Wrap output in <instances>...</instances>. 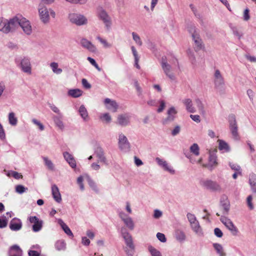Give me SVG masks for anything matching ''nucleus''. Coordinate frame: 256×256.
Segmentation results:
<instances>
[{
    "label": "nucleus",
    "instance_id": "nucleus-1",
    "mask_svg": "<svg viewBox=\"0 0 256 256\" xmlns=\"http://www.w3.org/2000/svg\"><path fill=\"white\" fill-rule=\"evenodd\" d=\"M20 16H14L9 20L5 19L0 22V31L4 34L14 32L20 27Z\"/></svg>",
    "mask_w": 256,
    "mask_h": 256
},
{
    "label": "nucleus",
    "instance_id": "nucleus-2",
    "mask_svg": "<svg viewBox=\"0 0 256 256\" xmlns=\"http://www.w3.org/2000/svg\"><path fill=\"white\" fill-rule=\"evenodd\" d=\"M38 9L40 18L44 24L49 22L50 15L54 18L56 16V13L54 10L52 8H48L42 3L39 4Z\"/></svg>",
    "mask_w": 256,
    "mask_h": 256
},
{
    "label": "nucleus",
    "instance_id": "nucleus-3",
    "mask_svg": "<svg viewBox=\"0 0 256 256\" xmlns=\"http://www.w3.org/2000/svg\"><path fill=\"white\" fill-rule=\"evenodd\" d=\"M188 30L191 34L194 42V49L196 51L200 50L202 47V40L200 38L199 30L194 24H190L188 26Z\"/></svg>",
    "mask_w": 256,
    "mask_h": 256
},
{
    "label": "nucleus",
    "instance_id": "nucleus-4",
    "mask_svg": "<svg viewBox=\"0 0 256 256\" xmlns=\"http://www.w3.org/2000/svg\"><path fill=\"white\" fill-rule=\"evenodd\" d=\"M200 186L212 192H220L221 186L215 181L210 180H204L200 182Z\"/></svg>",
    "mask_w": 256,
    "mask_h": 256
},
{
    "label": "nucleus",
    "instance_id": "nucleus-5",
    "mask_svg": "<svg viewBox=\"0 0 256 256\" xmlns=\"http://www.w3.org/2000/svg\"><path fill=\"white\" fill-rule=\"evenodd\" d=\"M229 127L233 138L235 140H239L238 126L236 121V116L232 114L228 116Z\"/></svg>",
    "mask_w": 256,
    "mask_h": 256
},
{
    "label": "nucleus",
    "instance_id": "nucleus-6",
    "mask_svg": "<svg viewBox=\"0 0 256 256\" xmlns=\"http://www.w3.org/2000/svg\"><path fill=\"white\" fill-rule=\"evenodd\" d=\"M70 21L77 26H82L87 24L88 20L83 15L78 14L72 13L68 15Z\"/></svg>",
    "mask_w": 256,
    "mask_h": 256
},
{
    "label": "nucleus",
    "instance_id": "nucleus-7",
    "mask_svg": "<svg viewBox=\"0 0 256 256\" xmlns=\"http://www.w3.org/2000/svg\"><path fill=\"white\" fill-rule=\"evenodd\" d=\"M160 64L162 68L166 75L170 80H174L175 76L173 72H172V66L168 63L166 57H162Z\"/></svg>",
    "mask_w": 256,
    "mask_h": 256
},
{
    "label": "nucleus",
    "instance_id": "nucleus-8",
    "mask_svg": "<svg viewBox=\"0 0 256 256\" xmlns=\"http://www.w3.org/2000/svg\"><path fill=\"white\" fill-rule=\"evenodd\" d=\"M97 16L98 18L102 20L107 28L110 27L111 20L107 12L102 8H99L97 10Z\"/></svg>",
    "mask_w": 256,
    "mask_h": 256
},
{
    "label": "nucleus",
    "instance_id": "nucleus-9",
    "mask_svg": "<svg viewBox=\"0 0 256 256\" xmlns=\"http://www.w3.org/2000/svg\"><path fill=\"white\" fill-rule=\"evenodd\" d=\"M18 66L24 72L28 74H32V65L29 58L24 57Z\"/></svg>",
    "mask_w": 256,
    "mask_h": 256
},
{
    "label": "nucleus",
    "instance_id": "nucleus-10",
    "mask_svg": "<svg viewBox=\"0 0 256 256\" xmlns=\"http://www.w3.org/2000/svg\"><path fill=\"white\" fill-rule=\"evenodd\" d=\"M220 220L233 235L236 236L237 234L238 230L230 219L227 217L222 216Z\"/></svg>",
    "mask_w": 256,
    "mask_h": 256
},
{
    "label": "nucleus",
    "instance_id": "nucleus-11",
    "mask_svg": "<svg viewBox=\"0 0 256 256\" xmlns=\"http://www.w3.org/2000/svg\"><path fill=\"white\" fill-rule=\"evenodd\" d=\"M120 232L124 240L125 243L127 246L130 249H134V245L130 234L127 231L125 228H122Z\"/></svg>",
    "mask_w": 256,
    "mask_h": 256
},
{
    "label": "nucleus",
    "instance_id": "nucleus-12",
    "mask_svg": "<svg viewBox=\"0 0 256 256\" xmlns=\"http://www.w3.org/2000/svg\"><path fill=\"white\" fill-rule=\"evenodd\" d=\"M214 87L217 89L222 88L224 85V78L218 70L214 72Z\"/></svg>",
    "mask_w": 256,
    "mask_h": 256
},
{
    "label": "nucleus",
    "instance_id": "nucleus-13",
    "mask_svg": "<svg viewBox=\"0 0 256 256\" xmlns=\"http://www.w3.org/2000/svg\"><path fill=\"white\" fill-rule=\"evenodd\" d=\"M177 112H178L174 107H170L167 111L166 118L162 121V124L166 125L174 121L176 118Z\"/></svg>",
    "mask_w": 256,
    "mask_h": 256
},
{
    "label": "nucleus",
    "instance_id": "nucleus-14",
    "mask_svg": "<svg viewBox=\"0 0 256 256\" xmlns=\"http://www.w3.org/2000/svg\"><path fill=\"white\" fill-rule=\"evenodd\" d=\"M118 146L124 152H128L130 149V144L126 137L122 134H120L118 136Z\"/></svg>",
    "mask_w": 256,
    "mask_h": 256
},
{
    "label": "nucleus",
    "instance_id": "nucleus-15",
    "mask_svg": "<svg viewBox=\"0 0 256 256\" xmlns=\"http://www.w3.org/2000/svg\"><path fill=\"white\" fill-rule=\"evenodd\" d=\"M155 160L158 164L164 170L172 174L175 173V170L173 169L172 167L170 165L166 160L158 157L156 158Z\"/></svg>",
    "mask_w": 256,
    "mask_h": 256
},
{
    "label": "nucleus",
    "instance_id": "nucleus-16",
    "mask_svg": "<svg viewBox=\"0 0 256 256\" xmlns=\"http://www.w3.org/2000/svg\"><path fill=\"white\" fill-rule=\"evenodd\" d=\"M20 27L23 30L24 32L27 35H30L32 32V28L30 22L26 18L20 16Z\"/></svg>",
    "mask_w": 256,
    "mask_h": 256
},
{
    "label": "nucleus",
    "instance_id": "nucleus-17",
    "mask_svg": "<svg viewBox=\"0 0 256 256\" xmlns=\"http://www.w3.org/2000/svg\"><path fill=\"white\" fill-rule=\"evenodd\" d=\"M81 46L92 52H96L97 48L96 46L90 41L85 38H82L80 41Z\"/></svg>",
    "mask_w": 256,
    "mask_h": 256
},
{
    "label": "nucleus",
    "instance_id": "nucleus-18",
    "mask_svg": "<svg viewBox=\"0 0 256 256\" xmlns=\"http://www.w3.org/2000/svg\"><path fill=\"white\" fill-rule=\"evenodd\" d=\"M130 118L128 114H119L117 118V124L122 126H126L130 123Z\"/></svg>",
    "mask_w": 256,
    "mask_h": 256
},
{
    "label": "nucleus",
    "instance_id": "nucleus-19",
    "mask_svg": "<svg viewBox=\"0 0 256 256\" xmlns=\"http://www.w3.org/2000/svg\"><path fill=\"white\" fill-rule=\"evenodd\" d=\"M96 156L98 158V162H103L108 165V161L104 154V152L102 148L100 146H98L94 151Z\"/></svg>",
    "mask_w": 256,
    "mask_h": 256
},
{
    "label": "nucleus",
    "instance_id": "nucleus-20",
    "mask_svg": "<svg viewBox=\"0 0 256 256\" xmlns=\"http://www.w3.org/2000/svg\"><path fill=\"white\" fill-rule=\"evenodd\" d=\"M104 103L108 110L112 112H116L117 110L118 105L115 100L106 98L104 100Z\"/></svg>",
    "mask_w": 256,
    "mask_h": 256
},
{
    "label": "nucleus",
    "instance_id": "nucleus-21",
    "mask_svg": "<svg viewBox=\"0 0 256 256\" xmlns=\"http://www.w3.org/2000/svg\"><path fill=\"white\" fill-rule=\"evenodd\" d=\"M52 194L54 199L58 203L62 202V196L58 187L56 184L52 186Z\"/></svg>",
    "mask_w": 256,
    "mask_h": 256
},
{
    "label": "nucleus",
    "instance_id": "nucleus-22",
    "mask_svg": "<svg viewBox=\"0 0 256 256\" xmlns=\"http://www.w3.org/2000/svg\"><path fill=\"white\" fill-rule=\"evenodd\" d=\"M22 223L20 219L14 218L12 219L10 224V228L14 231H17L21 229Z\"/></svg>",
    "mask_w": 256,
    "mask_h": 256
},
{
    "label": "nucleus",
    "instance_id": "nucleus-23",
    "mask_svg": "<svg viewBox=\"0 0 256 256\" xmlns=\"http://www.w3.org/2000/svg\"><path fill=\"white\" fill-rule=\"evenodd\" d=\"M63 155L65 160L68 163L70 166L73 168H76V164L74 156L66 152H64Z\"/></svg>",
    "mask_w": 256,
    "mask_h": 256
},
{
    "label": "nucleus",
    "instance_id": "nucleus-24",
    "mask_svg": "<svg viewBox=\"0 0 256 256\" xmlns=\"http://www.w3.org/2000/svg\"><path fill=\"white\" fill-rule=\"evenodd\" d=\"M22 250L16 244L12 246L9 250V256H22Z\"/></svg>",
    "mask_w": 256,
    "mask_h": 256
},
{
    "label": "nucleus",
    "instance_id": "nucleus-25",
    "mask_svg": "<svg viewBox=\"0 0 256 256\" xmlns=\"http://www.w3.org/2000/svg\"><path fill=\"white\" fill-rule=\"evenodd\" d=\"M182 102L184 104L188 112L191 113H194L196 112V109L193 106L192 100L190 98H186L182 100Z\"/></svg>",
    "mask_w": 256,
    "mask_h": 256
},
{
    "label": "nucleus",
    "instance_id": "nucleus-26",
    "mask_svg": "<svg viewBox=\"0 0 256 256\" xmlns=\"http://www.w3.org/2000/svg\"><path fill=\"white\" fill-rule=\"evenodd\" d=\"M78 113L84 122H88L90 120L88 112L84 105H81L78 109Z\"/></svg>",
    "mask_w": 256,
    "mask_h": 256
},
{
    "label": "nucleus",
    "instance_id": "nucleus-27",
    "mask_svg": "<svg viewBox=\"0 0 256 256\" xmlns=\"http://www.w3.org/2000/svg\"><path fill=\"white\" fill-rule=\"evenodd\" d=\"M62 114H60L59 116H54L52 118L56 126L61 130H62L64 127L62 120Z\"/></svg>",
    "mask_w": 256,
    "mask_h": 256
},
{
    "label": "nucleus",
    "instance_id": "nucleus-28",
    "mask_svg": "<svg viewBox=\"0 0 256 256\" xmlns=\"http://www.w3.org/2000/svg\"><path fill=\"white\" fill-rule=\"evenodd\" d=\"M191 228L192 230L194 231V232L199 235V236H202V229L200 225L199 222L198 220L196 221V222H192L190 224Z\"/></svg>",
    "mask_w": 256,
    "mask_h": 256
},
{
    "label": "nucleus",
    "instance_id": "nucleus-29",
    "mask_svg": "<svg viewBox=\"0 0 256 256\" xmlns=\"http://www.w3.org/2000/svg\"><path fill=\"white\" fill-rule=\"evenodd\" d=\"M220 206L223 211V214L227 215L228 214L230 209V203L228 200H221Z\"/></svg>",
    "mask_w": 256,
    "mask_h": 256
},
{
    "label": "nucleus",
    "instance_id": "nucleus-30",
    "mask_svg": "<svg viewBox=\"0 0 256 256\" xmlns=\"http://www.w3.org/2000/svg\"><path fill=\"white\" fill-rule=\"evenodd\" d=\"M218 148L220 150H224V152H228L230 150V148L228 144L224 140H218Z\"/></svg>",
    "mask_w": 256,
    "mask_h": 256
},
{
    "label": "nucleus",
    "instance_id": "nucleus-31",
    "mask_svg": "<svg viewBox=\"0 0 256 256\" xmlns=\"http://www.w3.org/2000/svg\"><path fill=\"white\" fill-rule=\"evenodd\" d=\"M58 224L60 225L62 228L64 232L69 236H73V234L68 226L60 219L58 220Z\"/></svg>",
    "mask_w": 256,
    "mask_h": 256
},
{
    "label": "nucleus",
    "instance_id": "nucleus-32",
    "mask_svg": "<svg viewBox=\"0 0 256 256\" xmlns=\"http://www.w3.org/2000/svg\"><path fill=\"white\" fill-rule=\"evenodd\" d=\"M82 92L80 89H72L68 90V94L72 98H76L82 95Z\"/></svg>",
    "mask_w": 256,
    "mask_h": 256
},
{
    "label": "nucleus",
    "instance_id": "nucleus-33",
    "mask_svg": "<svg viewBox=\"0 0 256 256\" xmlns=\"http://www.w3.org/2000/svg\"><path fill=\"white\" fill-rule=\"evenodd\" d=\"M213 246L220 256H226V254L224 251L222 246L218 243L213 244Z\"/></svg>",
    "mask_w": 256,
    "mask_h": 256
},
{
    "label": "nucleus",
    "instance_id": "nucleus-34",
    "mask_svg": "<svg viewBox=\"0 0 256 256\" xmlns=\"http://www.w3.org/2000/svg\"><path fill=\"white\" fill-rule=\"evenodd\" d=\"M126 226L130 230H132L134 228V223L132 218L129 217L123 221Z\"/></svg>",
    "mask_w": 256,
    "mask_h": 256
},
{
    "label": "nucleus",
    "instance_id": "nucleus-35",
    "mask_svg": "<svg viewBox=\"0 0 256 256\" xmlns=\"http://www.w3.org/2000/svg\"><path fill=\"white\" fill-rule=\"evenodd\" d=\"M50 66L52 72L57 74H60L62 72V70L60 68H58V64L57 62H52L50 63Z\"/></svg>",
    "mask_w": 256,
    "mask_h": 256
},
{
    "label": "nucleus",
    "instance_id": "nucleus-36",
    "mask_svg": "<svg viewBox=\"0 0 256 256\" xmlns=\"http://www.w3.org/2000/svg\"><path fill=\"white\" fill-rule=\"evenodd\" d=\"M8 122L12 126H16L18 123V119L13 112H11L8 114Z\"/></svg>",
    "mask_w": 256,
    "mask_h": 256
},
{
    "label": "nucleus",
    "instance_id": "nucleus-37",
    "mask_svg": "<svg viewBox=\"0 0 256 256\" xmlns=\"http://www.w3.org/2000/svg\"><path fill=\"white\" fill-rule=\"evenodd\" d=\"M96 39L98 40V42L102 44L103 46L105 48H110L112 47V44H110L107 42L106 39H104L98 36L96 37Z\"/></svg>",
    "mask_w": 256,
    "mask_h": 256
},
{
    "label": "nucleus",
    "instance_id": "nucleus-38",
    "mask_svg": "<svg viewBox=\"0 0 256 256\" xmlns=\"http://www.w3.org/2000/svg\"><path fill=\"white\" fill-rule=\"evenodd\" d=\"M42 159L44 162L45 166L47 167V168L50 170H54V164L47 157H42Z\"/></svg>",
    "mask_w": 256,
    "mask_h": 256
},
{
    "label": "nucleus",
    "instance_id": "nucleus-39",
    "mask_svg": "<svg viewBox=\"0 0 256 256\" xmlns=\"http://www.w3.org/2000/svg\"><path fill=\"white\" fill-rule=\"evenodd\" d=\"M131 49H132V54L134 57V62H135L134 65L137 68L140 69V66H139V64H138V62L139 60V57L138 56V54L136 52V50L134 46H132L131 47Z\"/></svg>",
    "mask_w": 256,
    "mask_h": 256
},
{
    "label": "nucleus",
    "instance_id": "nucleus-40",
    "mask_svg": "<svg viewBox=\"0 0 256 256\" xmlns=\"http://www.w3.org/2000/svg\"><path fill=\"white\" fill-rule=\"evenodd\" d=\"M55 248L58 251L64 250L66 248V243L63 240H58L55 244Z\"/></svg>",
    "mask_w": 256,
    "mask_h": 256
},
{
    "label": "nucleus",
    "instance_id": "nucleus-41",
    "mask_svg": "<svg viewBox=\"0 0 256 256\" xmlns=\"http://www.w3.org/2000/svg\"><path fill=\"white\" fill-rule=\"evenodd\" d=\"M190 150L192 153L196 156L200 154V148L197 144H193L190 146Z\"/></svg>",
    "mask_w": 256,
    "mask_h": 256
},
{
    "label": "nucleus",
    "instance_id": "nucleus-42",
    "mask_svg": "<svg viewBox=\"0 0 256 256\" xmlns=\"http://www.w3.org/2000/svg\"><path fill=\"white\" fill-rule=\"evenodd\" d=\"M176 238L179 242H183L186 239V235L182 230H177L176 232Z\"/></svg>",
    "mask_w": 256,
    "mask_h": 256
},
{
    "label": "nucleus",
    "instance_id": "nucleus-43",
    "mask_svg": "<svg viewBox=\"0 0 256 256\" xmlns=\"http://www.w3.org/2000/svg\"><path fill=\"white\" fill-rule=\"evenodd\" d=\"M148 250L152 256H162L160 252L152 246H148Z\"/></svg>",
    "mask_w": 256,
    "mask_h": 256
},
{
    "label": "nucleus",
    "instance_id": "nucleus-44",
    "mask_svg": "<svg viewBox=\"0 0 256 256\" xmlns=\"http://www.w3.org/2000/svg\"><path fill=\"white\" fill-rule=\"evenodd\" d=\"M195 103L199 110L201 114H204V108L202 102L199 98H196L195 100Z\"/></svg>",
    "mask_w": 256,
    "mask_h": 256
},
{
    "label": "nucleus",
    "instance_id": "nucleus-45",
    "mask_svg": "<svg viewBox=\"0 0 256 256\" xmlns=\"http://www.w3.org/2000/svg\"><path fill=\"white\" fill-rule=\"evenodd\" d=\"M216 154L210 153L209 156V164L211 166L216 165Z\"/></svg>",
    "mask_w": 256,
    "mask_h": 256
},
{
    "label": "nucleus",
    "instance_id": "nucleus-46",
    "mask_svg": "<svg viewBox=\"0 0 256 256\" xmlns=\"http://www.w3.org/2000/svg\"><path fill=\"white\" fill-rule=\"evenodd\" d=\"M42 222L39 220L32 226V230L34 232L40 231L42 228Z\"/></svg>",
    "mask_w": 256,
    "mask_h": 256
},
{
    "label": "nucleus",
    "instance_id": "nucleus-47",
    "mask_svg": "<svg viewBox=\"0 0 256 256\" xmlns=\"http://www.w3.org/2000/svg\"><path fill=\"white\" fill-rule=\"evenodd\" d=\"M132 36L134 40L136 42V43L138 44L139 46H141L142 44V41L140 37V36L136 32H132Z\"/></svg>",
    "mask_w": 256,
    "mask_h": 256
},
{
    "label": "nucleus",
    "instance_id": "nucleus-48",
    "mask_svg": "<svg viewBox=\"0 0 256 256\" xmlns=\"http://www.w3.org/2000/svg\"><path fill=\"white\" fill-rule=\"evenodd\" d=\"M229 165L232 170L238 172L239 174H242L241 168L240 166L232 162H230Z\"/></svg>",
    "mask_w": 256,
    "mask_h": 256
},
{
    "label": "nucleus",
    "instance_id": "nucleus-49",
    "mask_svg": "<svg viewBox=\"0 0 256 256\" xmlns=\"http://www.w3.org/2000/svg\"><path fill=\"white\" fill-rule=\"evenodd\" d=\"M26 190H28V188L24 187L22 185L19 184V185H17L16 186V192L20 194H23L24 192H26Z\"/></svg>",
    "mask_w": 256,
    "mask_h": 256
},
{
    "label": "nucleus",
    "instance_id": "nucleus-50",
    "mask_svg": "<svg viewBox=\"0 0 256 256\" xmlns=\"http://www.w3.org/2000/svg\"><path fill=\"white\" fill-rule=\"evenodd\" d=\"M88 182L90 187L95 192H98V188L96 186V183L90 178H88Z\"/></svg>",
    "mask_w": 256,
    "mask_h": 256
},
{
    "label": "nucleus",
    "instance_id": "nucleus-51",
    "mask_svg": "<svg viewBox=\"0 0 256 256\" xmlns=\"http://www.w3.org/2000/svg\"><path fill=\"white\" fill-rule=\"evenodd\" d=\"M252 195L248 196L246 198V204L250 210H252L254 208V206L252 202Z\"/></svg>",
    "mask_w": 256,
    "mask_h": 256
},
{
    "label": "nucleus",
    "instance_id": "nucleus-52",
    "mask_svg": "<svg viewBox=\"0 0 256 256\" xmlns=\"http://www.w3.org/2000/svg\"><path fill=\"white\" fill-rule=\"evenodd\" d=\"M249 184L250 186L256 185V175L255 174H252L250 175Z\"/></svg>",
    "mask_w": 256,
    "mask_h": 256
},
{
    "label": "nucleus",
    "instance_id": "nucleus-53",
    "mask_svg": "<svg viewBox=\"0 0 256 256\" xmlns=\"http://www.w3.org/2000/svg\"><path fill=\"white\" fill-rule=\"evenodd\" d=\"M186 216L190 224L198 220L195 216L191 213H188Z\"/></svg>",
    "mask_w": 256,
    "mask_h": 256
},
{
    "label": "nucleus",
    "instance_id": "nucleus-54",
    "mask_svg": "<svg viewBox=\"0 0 256 256\" xmlns=\"http://www.w3.org/2000/svg\"><path fill=\"white\" fill-rule=\"evenodd\" d=\"M49 106L50 108V109L55 113L57 114H58V116H59L60 114H62L60 110H59V108L56 106L54 104H49Z\"/></svg>",
    "mask_w": 256,
    "mask_h": 256
},
{
    "label": "nucleus",
    "instance_id": "nucleus-55",
    "mask_svg": "<svg viewBox=\"0 0 256 256\" xmlns=\"http://www.w3.org/2000/svg\"><path fill=\"white\" fill-rule=\"evenodd\" d=\"M32 122L34 124H36V126H37L38 127L39 129L40 130L42 131V130H44V125L40 121H38V120H37L35 118H33L32 120Z\"/></svg>",
    "mask_w": 256,
    "mask_h": 256
},
{
    "label": "nucleus",
    "instance_id": "nucleus-56",
    "mask_svg": "<svg viewBox=\"0 0 256 256\" xmlns=\"http://www.w3.org/2000/svg\"><path fill=\"white\" fill-rule=\"evenodd\" d=\"M100 118L105 120L108 123L110 122L112 120L111 116L108 113L103 114L100 116Z\"/></svg>",
    "mask_w": 256,
    "mask_h": 256
},
{
    "label": "nucleus",
    "instance_id": "nucleus-57",
    "mask_svg": "<svg viewBox=\"0 0 256 256\" xmlns=\"http://www.w3.org/2000/svg\"><path fill=\"white\" fill-rule=\"evenodd\" d=\"M156 237L161 242H164L166 241V238L164 234L162 233L158 232L156 234Z\"/></svg>",
    "mask_w": 256,
    "mask_h": 256
},
{
    "label": "nucleus",
    "instance_id": "nucleus-58",
    "mask_svg": "<svg viewBox=\"0 0 256 256\" xmlns=\"http://www.w3.org/2000/svg\"><path fill=\"white\" fill-rule=\"evenodd\" d=\"M214 234L218 238H222L223 236L222 231L218 228L214 229Z\"/></svg>",
    "mask_w": 256,
    "mask_h": 256
},
{
    "label": "nucleus",
    "instance_id": "nucleus-59",
    "mask_svg": "<svg viewBox=\"0 0 256 256\" xmlns=\"http://www.w3.org/2000/svg\"><path fill=\"white\" fill-rule=\"evenodd\" d=\"M82 82L83 86L86 88H91L90 84L88 82L86 78H82Z\"/></svg>",
    "mask_w": 256,
    "mask_h": 256
},
{
    "label": "nucleus",
    "instance_id": "nucleus-60",
    "mask_svg": "<svg viewBox=\"0 0 256 256\" xmlns=\"http://www.w3.org/2000/svg\"><path fill=\"white\" fill-rule=\"evenodd\" d=\"M12 176L16 179H20L22 178V176L17 172L11 171Z\"/></svg>",
    "mask_w": 256,
    "mask_h": 256
},
{
    "label": "nucleus",
    "instance_id": "nucleus-61",
    "mask_svg": "<svg viewBox=\"0 0 256 256\" xmlns=\"http://www.w3.org/2000/svg\"><path fill=\"white\" fill-rule=\"evenodd\" d=\"M180 126H176L174 127V130H172V134L173 136H175L177 135L180 132Z\"/></svg>",
    "mask_w": 256,
    "mask_h": 256
},
{
    "label": "nucleus",
    "instance_id": "nucleus-62",
    "mask_svg": "<svg viewBox=\"0 0 256 256\" xmlns=\"http://www.w3.org/2000/svg\"><path fill=\"white\" fill-rule=\"evenodd\" d=\"M160 102V106L157 110V112H162V110H164V108L165 106H166V104H165V102L164 100H161Z\"/></svg>",
    "mask_w": 256,
    "mask_h": 256
},
{
    "label": "nucleus",
    "instance_id": "nucleus-63",
    "mask_svg": "<svg viewBox=\"0 0 256 256\" xmlns=\"http://www.w3.org/2000/svg\"><path fill=\"white\" fill-rule=\"evenodd\" d=\"M118 216L123 222L124 220H126V218H128L130 216H128L126 214H125L124 212H118Z\"/></svg>",
    "mask_w": 256,
    "mask_h": 256
},
{
    "label": "nucleus",
    "instance_id": "nucleus-64",
    "mask_svg": "<svg viewBox=\"0 0 256 256\" xmlns=\"http://www.w3.org/2000/svg\"><path fill=\"white\" fill-rule=\"evenodd\" d=\"M28 256H40V253L34 250H30L28 252Z\"/></svg>",
    "mask_w": 256,
    "mask_h": 256
}]
</instances>
